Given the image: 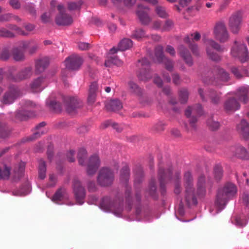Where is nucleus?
<instances>
[{
	"label": "nucleus",
	"instance_id": "nucleus-1",
	"mask_svg": "<svg viewBox=\"0 0 249 249\" xmlns=\"http://www.w3.org/2000/svg\"><path fill=\"white\" fill-rule=\"evenodd\" d=\"M87 151L85 149H80L78 153V160L79 164L82 166L87 165L86 172L88 175L91 176L94 174L100 164L99 157L94 155L91 156L87 162H86Z\"/></svg>",
	"mask_w": 249,
	"mask_h": 249
},
{
	"label": "nucleus",
	"instance_id": "nucleus-2",
	"mask_svg": "<svg viewBox=\"0 0 249 249\" xmlns=\"http://www.w3.org/2000/svg\"><path fill=\"white\" fill-rule=\"evenodd\" d=\"M236 193V187L232 183H228L222 189L219 190L216 200V204L218 207L222 209L225 205L227 199L233 196Z\"/></svg>",
	"mask_w": 249,
	"mask_h": 249
},
{
	"label": "nucleus",
	"instance_id": "nucleus-3",
	"mask_svg": "<svg viewBox=\"0 0 249 249\" xmlns=\"http://www.w3.org/2000/svg\"><path fill=\"white\" fill-rule=\"evenodd\" d=\"M184 180L185 186V198L186 202L189 206L196 205L197 203V200L194 194L192 184L193 178L190 172H186L185 173Z\"/></svg>",
	"mask_w": 249,
	"mask_h": 249
},
{
	"label": "nucleus",
	"instance_id": "nucleus-4",
	"mask_svg": "<svg viewBox=\"0 0 249 249\" xmlns=\"http://www.w3.org/2000/svg\"><path fill=\"white\" fill-rule=\"evenodd\" d=\"M203 40L206 47V52L209 57L213 61H220L221 60L220 56L212 51L211 48H213L220 52H223L225 48L212 39H204Z\"/></svg>",
	"mask_w": 249,
	"mask_h": 249
},
{
	"label": "nucleus",
	"instance_id": "nucleus-5",
	"mask_svg": "<svg viewBox=\"0 0 249 249\" xmlns=\"http://www.w3.org/2000/svg\"><path fill=\"white\" fill-rule=\"evenodd\" d=\"M153 60L160 63H163L166 70L172 71L174 68V62L171 59L165 56L163 54V49L161 46L155 48Z\"/></svg>",
	"mask_w": 249,
	"mask_h": 249
},
{
	"label": "nucleus",
	"instance_id": "nucleus-6",
	"mask_svg": "<svg viewBox=\"0 0 249 249\" xmlns=\"http://www.w3.org/2000/svg\"><path fill=\"white\" fill-rule=\"evenodd\" d=\"M231 54L242 62L246 61L249 58L247 46L241 42H235L231 50Z\"/></svg>",
	"mask_w": 249,
	"mask_h": 249
},
{
	"label": "nucleus",
	"instance_id": "nucleus-7",
	"mask_svg": "<svg viewBox=\"0 0 249 249\" xmlns=\"http://www.w3.org/2000/svg\"><path fill=\"white\" fill-rule=\"evenodd\" d=\"M215 38L221 43L227 41L229 38V34L225 24L222 21L217 22L213 29Z\"/></svg>",
	"mask_w": 249,
	"mask_h": 249
},
{
	"label": "nucleus",
	"instance_id": "nucleus-8",
	"mask_svg": "<svg viewBox=\"0 0 249 249\" xmlns=\"http://www.w3.org/2000/svg\"><path fill=\"white\" fill-rule=\"evenodd\" d=\"M113 179L114 174L109 169L103 168L100 170L97 180L101 186H106L111 184Z\"/></svg>",
	"mask_w": 249,
	"mask_h": 249
},
{
	"label": "nucleus",
	"instance_id": "nucleus-9",
	"mask_svg": "<svg viewBox=\"0 0 249 249\" xmlns=\"http://www.w3.org/2000/svg\"><path fill=\"white\" fill-rule=\"evenodd\" d=\"M59 14L55 18V22L58 25L68 26L71 25L73 20L72 18L65 13V9L63 5L59 4L57 6Z\"/></svg>",
	"mask_w": 249,
	"mask_h": 249
},
{
	"label": "nucleus",
	"instance_id": "nucleus-10",
	"mask_svg": "<svg viewBox=\"0 0 249 249\" xmlns=\"http://www.w3.org/2000/svg\"><path fill=\"white\" fill-rule=\"evenodd\" d=\"M242 19V13L241 11H237L231 16L229 19V27L232 33H238L240 28Z\"/></svg>",
	"mask_w": 249,
	"mask_h": 249
},
{
	"label": "nucleus",
	"instance_id": "nucleus-11",
	"mask_svg": "<svg viewBox=\"0 0 249 249\" xmlns=\"http://www.w3.org/2000/svg\"><path fill=\"white\" fill-rule=\"evenodd\" d=\"M149 62L145 58H142L138 62V66L141 67V70L138 74L139 80L146 81L150 78L151 76L149 70Z\"/></svg>",
	"mask_w": 249,
	"mask_h": 249
},
{
	"label": "nucleus",
	"instance_id": "nucleus-12",
	"mask_svg": "<svg viewBox=\"0 0 249 249\" xmlns=\"http://www.w3.org/2000/svg\"><path fill=\"white\" fill-rule=\"evenodd\" d=\"M83 62L82 58L78 55L73 54L66 59L65 61L67 68L71 70L78 69Z\"/></svg>",
	"mask_w": 249,
	"mask_h": 249
},
{
	"label": "nucleus",
	"instance_id": "nucleus-13",
	"mask_svg": "<svg viewBox=\"0 0 249 249\" xmlns=\"http://www.w3.org/2000/svg\"><path fill=\"white\" fill-rule=\"evenodd\" d=\"M73 188L77 201L79 204H83V200L85 196V191L79 180L77 179H75L73 180Z\"/></svg>",
	"mask_w": 249,
	"mask_h": 249
},
{
	"label": "nucleus",
	"instance_id": "nucleus-14",
	"mask_svg": "<svg viewBox=\"0 0 249 249\" xmlns=\"http://www.w3.org/2000/svg\"><path fill=\"white\" fill-rule=\"evenodd\" d=\"M100 208L105 211H112L114 213L119 216L122 211L121 208H119L118 210H115V204L112 202L110 198L108 197H104L102 199L100 204Z\"/></svg>",
	"mask_w": 249,
	"mask_h": 249
},
{
	"label": "nucleus",
	"instance_id": "nucleus-15",
	"mask_svg": "<svg viewBox=\"0 0 249 249\" xmlns=\"http://www.w3.org/2000/svg\"><path fill=\"white\" fill-rule=\"evenodd\" d=\"M236 130L243 139L246 141L249 139V123L246 120H241L237 124Z\"/></svg>",
	"mask_w": 249,
	"mask_h": 249
},
{
	"label": "nucleus",
	"instance_id": "nucleus-16",
	"mask_svg": "<svg viewBox=\"0 0 249 249\" xmlns=\"http://www.w3.org/2000/svg\"><path fill=\"white\" fill-rule=\"evenodd\" d=\"M149 8L140 5L138 6V10L137 12L139 19L142 24L148 25L151 21V18L148 15Z\"/></svg>",
	"mask_w": 249,
	"mask_h": 249
},
{
	"label": "nucleus",
	"instance_id": "nucleus-17",
	"mask_svg": "<svg viewBox=\"0 0 249 249\" xmlns=\"http://www.w3.org/2000/svg\"><path fill=\"white\" fill-rule=\"evenodd\" d=\"M201 37L200 34L198 32H195L191 34L189 36H187L185 38V41L188 43H190V48L192 50L193 53L196 55H199V50L198 46L196 44H193L191 42L192 41H198L200 39Z\"/></svg>",
	"mask_w": 249,
	"mask_h": 249
},
{
	"label": "nucleus",
	"instance_id": "nucleus-18",
	"mask_svg": "<svg viewBox=\"0 0 249 249\" xmlns=\"http://www.w3.org/2000/svg\"><path fill=\"white\" fill-rule=\"evenodd\" d=\"M198 92L201 99L203 100L205 99L206 96L209 97L211 99L212 102L214 104H216L219 101L220 94L216 92L213 90L209 89L204 92L202 89H199Z\"/></svg>",
	"mask_w": 249,
	"mask_h": 249
},
{
	"label": "nucleus",
	"instance_id": "nucleus-19",
	"mask_svg": "<svg viewBox=\"0 0 249 249\" xmlns=\"http://www.w3.org/2000/svg\"><path fill=\"white\" fill-rule=\"evenodd\" d=\"M20 47L23 49H28L29 52L32 54L36 52L39 48L38 44L33 40L22 41L20 43Z\"/></svg>",
	"mask_w": 249,
	"mask_h": 249
},
{
	"label": "nucleus",
	"instance_id": "nucleus-20",
	"mask_svg": "<svg viewBox=\"0 0 249 249\" xmlns=\"http://www.w3.org/2000/svg\"><path fill=\"white\" fill-rule=\"evenodd\" d=\"M82 104L81 100L76 97H72L70 99V103L67 107V111L69 113L72 114L75 110L82 107Z\"/></svg>",
	"mask_w": 249,
	"mask_h": 249
},
{
	"label": "nucleus",
	"instance_id": "nucleus-21",
	"mask_svg": "<svg viewBox=\"0 0 249 249\" xmlns=\"http://www.w3.org/2000/svg\"><path fill=\"white\" fill-rule=\"evenodd\" d=\"M178 53L184 59L186 63L189 66L193 64L192 57L188 51L183 46L180 45L178 47Z\"/></svg>",
	"mask_w": 249,
	"mask_h": 249
},
{
	"label": "nucleus",
	"instance_id": "nucleus-22",
	"mask_svg": "<svg viewBox=\"0 0 249 249\" xmlns=\"http://www.w3.org/2000/svg\"><path fill=\"white\" fill-rule=\"evenodd\" d=\"M240 108L238 102L234 98L227 100L225 103V109L227 111L233 112Z\"/></svg>",
	"mask_w": 249,
	"mask_h": 249
},
{
	"label": "nucleus",
	"instance_id": "nucleus-23",
	"mask_svg": "<svg viewBox=\"0 0 249 249\" xmlns=\"http://www.w3.org/2000/svg\"><path fill=\"white\" fill-rule=\"evenodd\" d=\"M49 59L43 57L38 59L36 63V70L37 73L42 72L49 65Z\"/></svg>",
	"mask_w": 249,
	"mask_h": 249
},
{
	"label": "nucleus",
	"instance_id": "nucleus-24",
	"mask_svg": "<svg viewBox=\"0 0 249 249\" xmlns=\"http://www.w3.org/2000/svg\"><path fill=\"white\" fill-rule=\"evenodd\" d=\"M18 92V90L14 89L10 92L6 93L3 97L2 102L5 104L12 103L17 97Z\"/></svg>",
	"mask_w": 249,
	"mask_h": 249
},
{
	"label": "nucleus",
	"instance_id": "nucleus-25",
	"mask_svg": "<svg viewBox=\"0 0 249 249\" xmlns=\"http://www.w3.org/2000/svg\"><path fill=\"white\" fill-rule=\"evenodd\" d=\"M68 198L67 191L64 188L59 189L53 195L52 200L54 202L61 201Z\"/></svg>",
	"mask_w": 249,
	"mask_h": 249
},
{
	"label": "nucleus",
	"instance_id": "nucleus-26",
	"mask_svg": "<svg viewBox=\"0 0 249 249\" xmlns=\"http://www.w3.org/2000/svg\"><path fill=\"white\" fill-rule=\"evenodd\" d=\"M43 82V79L41 77H39L34 80L31 85L32 91L34 92L41 91L44 88L42 85Z\"/></svg>",
	"mask_w": 249,
	"mask_h": 249
},
{
	"label": "nucleus",
	"instance_id": "nucleus-27",
	"mask_svg": "<svg viewBox=\"0 0 249 249\" xmlns=\"http://www.w3.org/2000/svg\"><path fill=\"white\" fill-rule=\"evenodd\" d=\"M202 113V107L200 105H197L193 107H188L185 112V115L189 117L192 113L193 115L200 116Z\"/></svg>",
	"mask_w": 249,
	"mask_h": 249
},
{
	"label": "nucleus",
	"instance_id": "nucleus-28",
	"mask_svg": "<svg viewBox=\"0 0 249 249\" xmlns=\"http://www.w3.org/2000/svg\"><path fill=\"white\" fill-rule=\"evenodd\" d=\"M106 107L109 111H117L123 107L122 103L118 100L110 101L106 105Z\"/></svg>",
	"mask_w": 249,
	"mask_h": 249
},
{
	"label": "nucleus",
	"instance_id": "nucleus-29",
	"mask_svg": "<svg viewBox=\"0 0 249 249\" xmlns=\"http://www.w3.org/2000/svg\"><path fill=\"white\" fill-rule=\"evenodd\" d=\"M132 46L133 42L131 39L128 38H124L119 43L118 50L124 51L131 48Z\"/></svg>",
	"mask_w": 249,
	"mask_h": 249
},
{
	"label": "nucleus",
	"instance_id": "nucleus-30",
	"mask_svg": "<svg viewBox=\"0 0 249 249\" xmlns=\"http://www.w3.org/2000/svg\"><path fill=\"white\" fill-rule=\"evenodd\" d=\"M233 149H234V148ZM235 156L244 160L249 158V154L247 151V150L241 146L235 148Z\"/></svg>",
	"mask_w": 249,
	"mask_h": 249
},
{
	"label": "nucleus",
	"instance_id": "nucleus-31",
	"mask_svg": "<svg viewBox=\"0 0 249 249\" xmlns=\"http://www.w3.org/2000/svg\"><path fill=\"white\" fill-rule=\"evenodd\" d=\"M204 183V177L203 176H200L197 182V194L198 196H203L206 192Z\"/></svg>",
	"mask_w": 249,
	"mask_h": 249
},
{
	"label": "nucleus",
	"instance_id": "nucleus-32",
	"mask_svg": "<svg viewBox=\"0 0 249 249\" xmlns=\"http://www.w3.org/2000/svg\"><path fill=\"white\" fill-rule=\"evenodd\" d=\"M38 176L41 179H44L46 177V166L45 161L40 159L38 161Z\"/></svg>",
	"mask_w": 249,
	"mask_h": 249
},
{
	"label": "nucleus",
	"instance_id": "nucleus-33",
	"mask_svg": "<svg viewBox=\"0 0 249 249\" xmlns=\"http://www.w3.org/2000/svg\"><path fill=\"white\" fill-rule=\"evenodd\" d=\"M45 123L44 122H42L40 123L38 125L36 126V129L37 131L34 133L33 138H29V141H32L35 139H36L39 137H40L41 135H42L44 133V128L43 127L45 126Z\"/></svg>",
	"mask_w": 249,
	"mask_h": 249
},
{
	"label": "nucleus",
	"instance_id": "nucleus-34",
	"mask_svg": "<svg viewBox=\"0 0 249 249\" xmlns=\"http://www.w3.org/2000/svg\"><path fill=\"white\" fill-rule=\"evenodd\" d=\"M32 69L31 67L26 68L21 70L18 75V80H22L30 77L32 74Z\"/></svg>",
	"mask_w": 249,
	"mask_h": 249
},
{
	"label": "nucleus",
	"instance_id": "nucleus-35",
	"mask_svg": "<svg viewBox=\"0 0 249 249\" xmlns=\"http://www.w3.org/2000/svg\"><path fill=\"white\" fill-rule=\"evenodd\" d=\"M155 12L159 17L162 18H167L169 16L168 13L165 9L160 6H158L156 7Z\"/></svg>",
	"mask_w": 249,
	"mask_h": 249
},
{
	"label": "nucleus",
	"instance_id": "nucleus-36",
	"mask_svg": "<svg viewBox=\"0 0 249 249\" xmlns=\"http://www.w3.org/2000/svg\"><path fill=\"white\" fill-rule=\"evenodd\" d=\"M10 175V168L3 165L2 167H0V178L2 179H8Z\"/></svg>",
	"mask_w": 249,
	"mask_h": 249
},
{
	"label": "nucleus",
	"instance_id": "nucleus-37",
	"mask_svg": "<svg viewBox=\"0 0 249 249\" xmlns=\"http://www.w3.org/2000/svg\"><path fill=\"white\" fill-rule=\"evenodd\" d=\"M217 78L222 82H226L229 79V74L223 69H218L217 72Z\"/></svg>",
	"mask_w": 249,
	"mask_h": 249
},
{
	"label": "nucleus",
	"instance_id": "nucleus-38",
	"mask_svg": "<svg viewBox=\"0 0 249 249\" xmlns=\"http://www.w3.org/2000/svg\"><path fill=\"white\" fill-rule=\"evenodd\" d=\"M132 37L137 40H140L145 37H148L144 31L142 29L136 30L132 35Z\"/></svg>",
	"mask_w": 249,
	"mask_h": 249
},
{
	"label": "nucleus",
	"instance_id": "nucleus-39",
	"mask_svg": "<svg viewBox=\"0 0 249 249\" xmlns=\"http://www.w3.org/2000/svg\"><path fill=\"white\" fill-rule=\"evenodd\" d=\"M13 56L14 59L17 61L22 60L24 58L23 53L17 48L13 50Z\"/></svg>",
	"mask_w": 249,
	"mask_h": 249
},
{
	"label": "nucleus",
	"instance_id": "nucleus-40",
	"mask_svg": "<svg viewBox=\"0 0 249 249\" xmlns=\"http://www.w3.org/2000/svg\"><path fill=\"white\" fill-rule=\"evenodd\" d=\"M111 64H113L117 66H120L123 64V62L117 57L111 58L110 59H108L105 61V65L107 67H109Z\"/></svg>",
	"mask_w": 249,
	"mask_h": 249
},
{
	"label": "nucleus",
	"instance_id": "nucleus-41",
	"mask_svg": "<svg viewBox=\"0 0 249 249\" xmlns=\"http://www.w3.org/2000/svg\"><path fill=\"white\" fill-rule=\"evenodd\" d=\"M240 92L241 95L239 97V100L244 103H246L247 101V94L249 92V88H242L240 89Z\"/></svg>",
	"mask_w": 249,
	"mask_h": 249
},
{
	"label": "nucleus",
	"instance_id": "nucleus-42",
	"mask_svg": "<svg viewBox=\"0 0 249 249\" xmlns=\"http://www.w3.org/2000/svg\"><path fill=\"white\" fill-rule=\"evenodd\" d=\"M179 99L181 103H185L186 102L188 97V92L185 89L180 90L179 91Z\"/></svg>",
	"mask_w": 249,
	"mask_h": 249
},
{
	"label": "nucleus",
	"instance_id": "nucleus-43",
	"mask_svg": "<svg viewBox=\"0 0 249 249\" xmlns=\"http://www.w3.org/2000/svg\"><path fill=\"white\" fill-rule=\"evenodd\" d=\"M129 175V169L127 166H124L121 171V178L122 180H127Z\"/></svg>",
	"mask_w": 249,
	"mask_h": 249
},
{
	"label": "nucleus",
	"instance_id": "nucleus-44",
	"mask_svg": "<svg viewBox=\"0 0 249 249\" xmlns=\"http://www.w3.org/2000/svg\"><path fill=\"white\" fill-rule=\"evenodd\" d=\"M128 85L131 92H134L138 94L141 93V89L135 83L133 82H130Z\"/></svg>",
	"mask_w": 249,
	"mask_h": 249
},
{
	"label": "nucleus",
	"instance_id": "nucleus-45",
	"mask_svg": "<svg viewBox=\"0 0 249 249\" xmlns=\"http://www.w3.org/2000/svg\"><path fill=\"white\" fill-rule=\"evenodd\" d=\"M14 36V35L13 33L4 28L0 29V37H12Z\"/></svg>",
	"mask_w": 249,
	"mask_h": 249
},
{
	"label": "nucleus",
	"instance_id": "nucleus-46",
	"mask_svg": "<svg viewBox=\"0 0 249 249\" xmlns=\"http://www.w3.org/2000/svg\"><path fill=\"white\" fill-rule=\"evenodd\" d=\"M174 26V23L172 20L167 19L165 21V23L162 27L163 31L170 30Z\"/></svg>",
	"mask_w": 249,
	"mask_h": 249
},
{
	"label": "nucleus",
	"instance_id": "nucleus-47",
	"mask_svg": "<svg viewBox=\"0 0 249 249\" xmlns=\"http://www.w3.org/2000/svg\"><path fill=\"white\" fill-rule=\"evenodd\" d=\"M57 182V178L54 174L49 175V181L47 184L48 187H53L55 185Z\"/></svg>",
	"mask_w": 249,
	"mask_h": 249
},
{
	"label": "nucleus",
	"instance_id": "nucleus-48",
	"mask_svg": "<svg viewBox=\"0 0 249 249\" xmlns=\"http://www.w3.org/2000/svg\"><path fill=\"white\" fill-rule=\"evenodd\" d=\"M208 125L213 130L217 129L220 125L218 122L212 120H210L208 122Z\"/></svg>",
	"mask_w": 249,
	"mask_h": 249
},
{
	"label": "nucleus",
	"instance_id": "nucleus-49",
	"mask_svg": "<svg viewBox=\"0 0 249 249\" xmlns=\"http://www.w3.org/2000/svg\"><path fill=\"white\" fill-rule=\"evenodd\" d=\"M81 3L80 2H70L68 4V8L70 10H75L80 8Z\"/></svg>",
	"mask_w": 249,
	"mask_h": 249
},
{
	"label": "nucleus",
	"instance_id": "nucleus-50",
	"mask_svg": "<svg viewBox=\"0 0 249 249\" xmlns=\"http://www.w3.org/2000/svg\"><path fill=\"white\" fill-rule=\"evenodd\" d=\"M162 24V22L160 20H156L153 22L151 28L154 30H160Z\"/></svg>",
	"mask_w": 249,
	"mask_h": 249
},
{
	"label": "nucleus",
	"instance_id": "nucleus-51",
	"mask_svg": "<svg viewBox=\"0 0 249 249\" xmlns=\"http://www.w3.org/2000/svg\"><path fill=\"white\" fill-rule=\"evenodd\" d=\"M74 151L73 150H70L67 154V159L69 162H72L74 161L75 159L74 158Z\"/></svg>",
	"mask_w": 249,
	"mask_h": 249
},
{
	"label": "nucleus",
	"instance_id": "nucleus-52",
	"mask_svg": "<svg viewBox=\"0 0 249 249\" xmlns=\"http://www.w3.org/2000/svg\"><path fill=\"white\" fill-rule=\"evenodd\" d=\"M96 94L93 92H89L88 102L90 104H92L94 103L96 99Z\"/></svg>",
	"mask_w": 249,
	"mask_h": 249
},
{
	"label": "nucleus",
	"instance_id": "nucleus-53",
	"mask_svg": "<svg viewBox=\"0 0 249 249\" xmlns=\"http://www.w3.org/2000/svg\"><path fill=\"white\" fill-rule=\"evenodd\" d=\"M159 176L161 185L162 184L163 180L164 179L166 176V173L164 169H160L159 171Z\"/></svg>",
	"mask_w": 249,
	"mask_h": 249
},
{
	"label": "nucleus",
	"instance_id": "nucleus-54",
	"mask_svg": "<svg viewBox=\"0 0 249 249\" xmlns=\"http://www.w3.org/2000/svg\"><path fill=\"white\" fill-rule=\"evenodd\" d=\"M214 176L216 179H219L222 176V170L220 167L214 169Z\"/></svg>",
	"mask_w": 249,
	"mask_h": 249
},
{
	"label": "nucleus",
	"instance_id": "nucleus-55",
	"mask_svg": "<svg viewBox=\"0 0 249 249\" xmlns=\"http://www.w3.org/2000/svg\"><path fill=\"white\" fill-rule=\"evenodd\" d=\"M10 29L17 31V32L21 35L26 36L27 34L25 33L24 31H22L18 27L15 25H12L10 27Z\"/></svg>",
	"mask_w": 249,
	"mask_h": 249
},
{
	"label": "nucleus",
	"instance_id": "nucleus-56",
	"mask_svg": "<svg viewBox=\"0 0 249 249\" xmlns=\"http://www.w3.org/2000/svg\"><path fill=\"white\" fill-rule=\"evenodd\" d=\"M9 3L15 9H18L20 7V4L18 0H11Z\"/></svg>",
	"mask_w": 249,
	"mask_h": 249
},
{
	"label": "nucleus",
	"instance_id": "nucleus-57",
	"mask_svg": "<svg viewBox=\"0 0 249 249\" xmlns=\"http://www.w3.org/2000/svg\"><path fill=\"white\" fill-rule=\"evenodd\" d=\"M165 51L166 53H168L171 56H175L176 54V52L174 48L170 45H168L165 49Z\"/></svg>",
	"mask_w": 249,
	"mask_h": 249
},
{
	"label": "nucleus",
	"instance_id": "nucleus-58",
	"mask_svg": "<svg viewBox=\"0 0 249 249\" xmlns=\"http://www.w3.org/2000/svg\"><path fill=\"white\" fill-rule=\"evenodd\" d=\"M12 18V15L6 14L0 16V21H8Z\"/></svg>",
	"mask_w": 249,
	"mask_h": 249
},
{
	"label": "nucleus",
	"instance_id": "nucleus-59",
	"mask_svg": "<svg viewBox=\"0 0 249 249\" xmlns=\"http://www.w3.org/2000/svg\"><path fill=\"white\" fill-rule=\"evenodd\" d=\"M79 49L81 50H86L89 48V43L85 42H80L78 44Z\"/></svg>",
	"mask_w": 249,
	"mask_h": 249
},
{
	"label": "nucleus",
	"instance_id": "nucleus-60",
	"mask_svg": "<svg viewBox=\"0 0 249 249\" xmlns=\"http://www.w3.org/2000/svg\"><path fill=\"white\" fill-rule=\"evenodd\" d=\"M98 88L97 84L96 82H93L91 84L89 87V92H93L96 93V91Z\"/></svg>",
	"mask_w": 249,
	"mask_h": 249
},
{
	"label": "nucleus",
	"instance_id": "nucleus-61",
	"mask_svg": "<svg viewBox=\"0 0 249 249\" xmlns=\"http://www.w3.org/2000/svg\"><path fill=\"white\" fill-rule=\"evenodd\" d=\"M9 56L10 54L9 52L5 50L1 53L0 57L2 60H6L9 58Z\"/></svg>",
	"mask_w": 249,
	"mask_h": 249
},
{
	"label": "nucleus",
	"instance_id": "nucleus-62",
	"mask_svg": "<svg viewBox=\"0 0 249 249\" xmlns=\"http://www.w3.org/2000/svg\"><path fill=\"white\" fill-rule=\"evenodd\" d=\"M228 4H229V0H225L220 5L218 11H220V12L223 11L224 9H225V8L227 7V6L228 5Z\"/></svg>",
	"mask_w": 249,
	"mask_h": 249
},
{
	"label": "nucleus",
	"instance_id": "nucleus-63",
	"mask_svg": "<svg viewBox=\"0 0 249 249\" xmlns=\"http://www.w3.org/2000/svg\"><path fill=\"white\" fill-rule=\"evenodd\" d=\"M41 20L44 22H48L50 19V16L48 13H44L41 16Z\"/></svg>",
	"mask_w": 249,
	"mask_h": 249
},
{
	"label": "nucleus",
	"instance_id": "nucleus-64",
	"mask_svg": "<svg viewBox=\"0 0 249 249\" xmlns=\"http://www.w3.org/2000/svg\"><path fill=\"white\" fill-rule=\"evenodd\" d=\"M154 82L158 87H161L162 86V81L160 77L156 76L154 78Z\"/></svg>",
	"mask_w": 249,
	"mask_h": 249
}]
</instances>
